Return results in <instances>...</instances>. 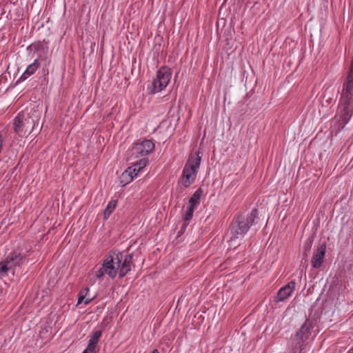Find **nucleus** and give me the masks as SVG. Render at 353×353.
Returning <instances> with one entry per match:
<instances>
[{
	"label": "nucleus",
	"instance_id": "obj_1",
	"mask_svg": "<svg viewBox=\"0 0 353 353\" xmlns=\"http://www.w3.org/2000/svg\"><path fill=\"white\" fill-rule=\"evenodd\" d=\"M257 214V210L254 208L247 215L241 214L234 217L228 232V236H229L228 241L232 243L236 240L242 239L254 223ZM230 245L232 246V244H230Z\"/></svg>",
	"mask_w": 353,
	"mask_h": 353
},
{
	"label": "nucleus",
	"instance_id": "obj_2",
	"mask_svg": "<svg viewBox=\"0 0 353 353\" xmlns=\"http://www.w3.org/2000/svg\"><path fill=\"white\" fill-rule=\"evenodd\" d=\"M201 154L199 151L190 154L183 167L181 182L185 188L190 187L196 180L201 161Z\"/></svg>",
	"mask_w": 353,
	"mask_h": 353
},
{
	"label": "nucleus",
	"instance_id": "obj_3",
	"mask_svg": "<svg viewBox=\"0 0 353 353\" xmlns=\"http://www.w3.org/2000/svg\"><path fill=\"white\" fill-rule=\"evenodd\" d=\"M172 77V72L168 66L161 67L157 72V77L152 83L148 86L149 94H154L164 90L169 83Z\"/></svg>",
	"mask_w": 353,
	"mask_h": 353
},
{
	"label": "nucleus",
	"instance_id": "obj_4",
	"mask_svg": "<svg viewBox=\"0 0 353 353\" xmlns=\"http://www.w3.org/2000/svg\"><path fill=\"white\" fill-rule=\"evenodd\" d=\"M352 99H348L346 97L340 99L338 113L340 117V121L343 125H346L353 115Z\"/></svg>",
	"mask_w": 353,
	"mask_h": 353
},
{
	"label": "nucleus",
	"instance_id": "obj_5",
	"mask_svg": "<svg viewBox=\"0 0 353 353\" xmlns=\"http://www.w3.org/2000/svg\"><path fill=\"white\" fill-rule=\"evenodd\" d=\"M154 148V143L150 140L138 141L130 150L131 159L147 156Z\"/></svg>",
	"mask_w": 353,
	"mask_h": 353
},
{
	"label": "nucleus",
	"instance_id": "obj_6",
	"mask_svg": "<svg viewBox=\"0 0 353 353\" xmlns=\"http://www.w3.org/2000/svg\"><path fill=\"white\" fill-rule=\"evenodd\" d=\"M119 259L116 255V252H110V254L105 256L103 266V272H105L110 278L114 279L117 274H119Z\"/></svg>",
	"mask_w": 353,
	"mask_h": 353
},
{
	"label": "nucleus",
	"instance_id": "obj_7",
	"mask_svg": "<svg viewBox=\"0 0 353 353\" xmlns=\"http://www.w3.org/2000/svg\"><path fill=\"white\" fill-rule=\"evenodd\" d=\"M117 258L119 259V277L125 276L130 270L132 265L133 256L132 254L123 255L121 252H116Z\"/></svg>",
	"mask_w": 353,
	"mask_h": 353
},
{
	"label": "nucleus",
	"instance_id": "obj_8",
	"mask_svg": "<svg viewBox=\"0 0 353 353\" xmlns=\"http://www.w3.org/2000/svg\"><path fill=\"white\" fill-rule=\"evenodd\" d=\"M353 95V60L351 62L350 71L343 84V89L340 99L346 97L348 99H352Z\"/></svg>",
	"mask_w": 353,
	"mask_h": 353
},
{
	"label": "nucleus",
	"instance_id": "obj_9",
	"mask_svg": "<svg viewBox=\"0 0 353 353\" xmlns=\"http://www.w3.org/2000/svg\"><path fill=\"white\" fill-rule=\"evenodd\" d=\"M26 258V254H23L21 251L13 250L8 254L5 260L6 263L10 265V268L14 270L16 267L24 263Z\"/></svg>",
	"mask_w": 353,
	"mask_h": 353
},
{
	"label": "nucleus",
	"instance_id": "obj_10",
	"mask_svg": "<svg viewBox=\"0 0 353 353\" xmlns=\"http://www.w3.org/2000/svg\"><path fill=\"white\" fill-rule=\"evenodd\" d=\"M326 252V245L322 243L318 248L314 251L313 256L311 259L312 266L314 268H319L323 261Z\"/></svg>",
	"mask_w": 353,
	"mask_h": 353
},
{
	"label": "nucleus",
	"instance_id": "obj_11",
	"mask_svg": "<svg viewBox=\"0 0 353 353\" xmlns=\"http://www.w3.org/2000/svg\"><path fill=\"white\" fill-rule=\"evenodd\" d=\"M295 281H292L289 282L288 284L281 288L278 291L275 301L276 302L284 301L292 295L293 291L295 290Z\"/></svg>",
	"mask_w": 353,
	"mask_h": 353
},
{
	"label": "nucleus",
	"instance_id": "obj_12",
	"mask_svg": "<svg viewBox=\"0 0 353 353\" xmlns=\"http://www.w3.org/2000/svg\"><path fill=\"white\" fill-rule=\"evenodd\" d=\"M29 123L24 114H19L14 119L13 128L16 134L23 136L26 132V125Z\"/></svg>",
	"mask_w": 353,
	"mask_h": 353
},
{
	"label": "nucleus",
	"instance_id": "obj_13",
	"mask_svg": "<svg viewBox=\"0 0 353 353\" xmlns=\"http://www.w3.org/2000/svg\"><path fill=\"white\" fill-rule=\"evenodd\" d=\"M101 336V332H94V334L89 339L87 347L82 353H96L97 344Z\"/></svg>",
	"mask_w": 353,
	"mask_h": 353
},
{
	"label": "nucleus",
	"instance_id": "obj_14",
	"mask_svg": "<svg viewBox=\"0 0 353 353\" xmlns=\"http://www.w3.org/2000/svg\"><path fill=\"white\" fill-rule=\"evenodd\" d=\"M40 66L39 59H36L33 63L30 64L25 72L21 75L18 81H24L32 75Z\"/></svg>",
	"mask_w": 353,
	"mask_h": 353
},
{
	"label": "nucleus",
	"instance_id": "obj_15",
	"mask_svg": "<svg viewBox=\"0 0 353 353\" xmlns=\"http://www.w3.org/2000/svg\"><path fill=\"white\" fill-rule=\"evenodd\" d=\"M89 291L88 288H85L80 290L77 305H79L82 303L84 305H88L93 299L94 296L90 295Z\"/></svg>",
	"mask_w": 353,
	"mask_h": 353
},
{
	"label": "nucleus",
	"instance_id": "obj_16",
	"mask_svg": "<svg viewBox=\"0 0 353 353\" xmlns=\"http://www.w3.org/2000/svg\"><path fill=\"white\" fill-rule=\"evenodd\" d=\"M139 172H138L137 167H135L134 163L129 167L123 174H122V179L128 178V180H126L124 183V185H127L132 180L134 177L137 176Z\"/></svg>",
	"mask_w": 353,
	"mask_h": 353
},
{
	"label": "nucleus",
	"instance_id": "obj_17",
	"mask_svg": "<svg viewBox=\"0 0 353 353\" xmlns=\"http://www.w3.org/2000/svg\"><path fill=\"white\" fill-rule=\"evenodd\" d=\"M203 190L201 188H199L192 195L188 201V205L196 208L201 202V198L203 194Z\"/></svg>",
	"mask_w": 353,
	"mask_h": 353
},
{
	"label": "nucleus",
	"instance_id": "obj_18",
	"mask_svg": "<svg viewBox=\"0 0 353 353\" xmlns=\"http://www.w3.org/2000/svg\"><path fill=\"white\" fill-rule=\"evenodd\" d=\"M117 201L116 200H111L108 202L103 212L105 219H108L109 216L112 213L117 206Z\"/></svg>",
	"mask_w": 353,
	"mask_h": 353
},
{
	"label": "nucleus",
	"instance_id": "obj_19",
	"mask_svg": "<svg viewBox=\"0 0 353 353\" xmlns=\"http://www.w3.org/2000/svg\"><path fill=\"white\" fill-rule=\"evenodd\" d=\"M12 269L10 268L8 263H6V260L0 262V279H2L8 275V272L9 270H12Z\"/></svg>",
	"mask_w": 353,
	"mask_h": 353
},
{
	"label": "nucleus",
	"instance_id": "obj_20",
	"mask_svg": "<svg viewBox=\"0 0 353 353\" xmlns=\"http://www.w3.org/2000/svg\"><path fill=\"white\" fill-rule=\"evenodd\" d=\"M195 209H196L195 208L192 207L188 205V209L183 215L184 220L185 221H187L185 225H188L189 221L192 219V218L193 216V213H194V211L195 210Z\"/></svg>",
	"mask_w": 353,
	"mask_h": 353
},
{
	"label": "nucleus",
	"instance_id": "obj_21",
	"mask_svg": "<svg viewBox=\"0 0 353 353\" xmlns=\"http://www.w3.org/2000/svg\"><path fill=\"white\" fill-rule=\"evenodd\" d=\"M148 159L145 157L142 158L139 161L134 163L135 167H137L138 172H141L148 164Z\"/></svg>",
	"mask_w": 353,
	"mask_h": 353
},
{
	"label": "nucleus",
	"instance_id": "obj_22",
	"mask_svg": "<svg viewBox=\"0 0 353 353\" xmlns=\"http://www.w3.org/2000/svg\"><path fill=\"white\" fill-rule=\"evenodd\" d=\"M312 241L311 240H307L305 243L304 247H303V249H304L303 254L305 256H307V252H310V250L312 248Z\"/></svg>",
	"mask_w": 353,
	"mask_h": 353
},
{
	"label": "nucleus",
	"instance_id": "obj_23",
	"mask_svg": "<svg viewBox=\"0 0 353 353\" xmlns=\"http://www.w3.org/2000/svg\"><path fill=\"white\" fill-rule=\"evenodd\" d=\"M312 328V322L309 320H306L305 323L301 327V331H308Z\"/></svg>",
	"mask_w": 353,
	"mask_h": 353
},
{
	"label": "nucleus",
	"instance_id": "obj_24",
	"mask_svg": "<svg viewBox=\"0 0 353 353\" xmlns=\"http://www.w3.org/2000/svg\"><path fill=\"white\" fill-rule=\"evenodd\" d=\"M103 266L102 265L101 268H100L98 270L96 271L95 275L97 278L101 279L105 272L103 271Z\"/></svg>",
	"mask_w": 353,
	"mask_h": 353
},
{
	"label": "nucleus",
	"instance_id": "obj_25",
	"mask_svg": "<svg viewBox=\"0 0 353 353\" xmlns=\"http://www.w3.org/2000/svg\"><path fill=\"white\" fill-rule=\"evenodd\" d=\"M2 147H3V135L0 132V152L2 150Z\"/></svg>",
	"mask_w": 353,
	"mask_h": 353
},
{
	"label": "nucleus",
	"instance_id": "obj_26",
	"mask_svg": "<svg viewBox=\"0 0 353 353\" xmlns=\"http://www.w3.org/2000/svg\"><path fill=\"white\" fill-rule=\"evenodd\" d=\"M128 180V178H124V179H122V176H121V181H120V183L121 185V186H125V185H124V183L125 181Z\"/></svg>",
	"mask_w": 353,
	"mask_h": 353
},
{
	"label": "nucleus",
	"instance_id": "obj_27",
	"mask_svg": "<svg viewBox=\"0 0 353 353\" xmlns=\"http://www.w3.org/2000/svg\"><path fill=\"white\" fill-rule=\"evenodd\" d=\"M302 334H303V332H296V337L297 339H299V338H301V337H302Z\"/></svg>",
	"mask_w": 353,
	"mask_h": 353
},
{
	"label": "nucleus",
	"instance_id": "obj_28",
	"mask_svg": "<svg viewBox=\"0 0 353 353\" xmlns=\"http://www.w3.org/2000/svg\"><path fill=\"white\" fill-rule=\"evenodd\" d=\"M152 353H159L157 350H154Z\"/></svg>",
	"mask_w": 353,
	"mask_h": 353
},
{
	"label": "nucleus",
	"instance_id": "obj_29",
	"mask_svg": "<svg viewBox=\"0 0 353 353\" xmlns=\"http://www.w3.org/2000/svg\"><path fill=\"white\" fill-rule=\"evenodd\" d=\"M347 353H353V349L350 350Z\"/></svg>",
	"mask_w": 353,
	"mask_h": 353
}]
</instances>
